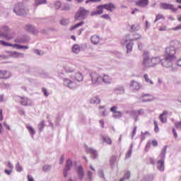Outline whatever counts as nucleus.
Returning a JSON list of instances; mask_svg holds the SVG:
<instances>
[{
	"label": "nucleus",
	"mask_w": 181,
	"mask_h": 181,
	"mask_svg": "<svg viewBox=\"0 0 181 181\" xmlns=\"http://www.w3.org/2000/svg\"><path fill=\"white\" fill-rule=\"evenodd\" d=\"M129 87L132 91H139L142 88V84L138 81L132 80L130 81Z\"/></svg>",
	"instance_id": "obj_11"
},
{
	"label": "nucleus",
	"mask_w": 181,
	"mask_h": 181,
	"mask_svg": "<svg viewBox=\"0 0 181 181\" xmlns=\"http://www.w3.org/2000/svg\"><path fill=\"white\" fill-rule=\"evenodd\" d=\"M16 172H18L19 173H21V172H23V167H22V165H21V163H19V162H18L16 164Z\"/></svg>",
	"instance_id": "obj_40"
},
{
	"label": "nucleus",
	"mask_w": 181,
	"mask_h": 181,
	"mask_svg": "<svg viewBox=\"0 0 181 181\" xmlns=\"http://www.w3.org/2000/svg\"><path fill=\"white\" fill-rule=\"evenodd\" d=\"M34 53H35V54H38V56H43V52L39 49H34Z\"/></svg>",
	"instance_id": "obj_60"
},
{
	"label": "nucleus",
	"mask_w": 181,
	"mask_h": 181,
	"mask_svg": "<svg viewBox=\"0 0 181 181\" xmlns=\"http://www.w3.org/2000/svg\"><path fill=\"white\" fill-rule=\"evenodd\" d=\"M86 152L90 153L93 159H95L98 156L97 151L90 147L86 148Z\"/></svg>",
	"instance_id": "obj_19"
},
{
	"label": "nucleus",
	"mask_w": 181,
	"mask_h": 181,
	"mask_svg": "<svg viewBox=\"0 0 181 181\" xmlns=\"http://www.w3.org/2000/svg\"><path fill=\"white\" fill-rule=\"evenodd\" d=\"M168 146H165L161 153L158 156V161L157 162V169L160 170V172H163L165 170V159L166 158V150Z\"/></svg>",
	"instance_id": "obj_3"
},
{
	"label": "nucleus",
	"mask_w": 181,
	"mask_h": 181,
	"mask_svg": "<svg viewBox=\"0 0 181 181\" xmlns=\"http://www.w3.org/2000/svg\"><path fill=\"white\" fill-rule=\"evenodd\" d=\"M64 70L65 71V72L67 74H69L70 73H74V71H75L74 68H73V66H71L69 64L64 66Z\"/></svg>",
	"instance_id": "obj_29"
},
{
	"label": "nucleus",
	"mask_w": 181,
	"mask_h": 181,
	"mask_svg": "<svg viewBox=\"0 0 181 181\" xmlns=\"http://www.w3.org/2000/svg\"><path fill=\"white\" fill-rule=\"evenodd\" d=\"M102 81L106 84H111L112 83V78L108 75H103L102 77Z\"/></svg>",
	"instance_id": "obj_27"
},
{
	"label": "nucleus",
	"mask_w": 181,
	"mask_h": 181,
	"mask_svg": "<svg viewBox=\"0 0 181 181\" xmlns=\"http://www.w3.org/2000/svg\"><path fill=\"white\" fill-rule=\"evenodd\" d=\"M144 78L146 83H148L151 86H153V81L152 80H151V78H149V76H148V74H144Z\"/></svg>",
	"instance_id": "obj_37"
},
{
	"label": "nucleus",
	"mask_w": 181,
	"mask_h": 181,
	"mask_svg": "<svg viewBox=\"0 0 181 181\" xmlns=\"http://www.w3.org/2000/svg\"><path fill=\"white\" fill-rule=\"evenodd\" d=\"M54 6L56 9H60V8H62V2L57 1L54 4Z\"/></svg>",
	"instance_id": "obj_59"
},
{
	"label": "nucleus",
	"mask_w": 181,
	"mask_h": 181,
	"mask_svg": "<svg viewBox=\"0 0 181 181\" xmlns=\"http://www.w3.org/2000/svg\"><path fill=\"white\" fill-rule=\"evenodd\" d=\"M172 60L173 59L165 57L164 59L160 61L161 65L163 67L170 69V71H175L176 68L173 67V62H172Z\"/></svg>",
	"instance_id": "obj_6"
},
{
	"label": "nucleus",
	"mask_w": 181,
	"mask_h": 181,
	"mask_svg": "<svg viewBox=\"0 0 181 181\" xmlns=\"http://www.w3.org/2000/svg\"><path fill=\"white\" fill-rule=\"evenodd\" d=\"M13 12L18 16H23V15H26L29 12V8L23 3H17L14 6Z\"/></svg>",
	"instance_id": "obj_4"
},
{
	"label": "nucleus",
	"mask_w": 181,
	"mask_h": 181,
	"mask_svg": "<svg viewBox=\"0 0 181 181\" xmlns=\"http://www.w3.org/2000/svg\"><path fill=\"white\" fill-rule=\"evenodd\" d=\"M158 30L160 32H165V30H168V27L166 25H161L158 27ZM168 30H170L168 29Z\"/></svg>",
	"instance_id": "obj_53"
},
{
	"label": "nucleus",
	"mask_w": 181,
	"mask_h": 181,
	"mask_svg": "<svg viewBox=\"0 0 181 181\" xmlns=\"http://www.w3.org/2000/svg\"><path fill=\"white\" fill-rule=\"evenodd\" d=\"M148 4L149 1L148 0H137L136 1V6H139L140 8H146V6H148Z\"/></svg>",
	"instance_id": "obj_21"
},
{
	"label": "nucleus",
	"mask_w": 181,
	"mask_h": 181,
	"mask_svg": "<svg viewBox=\"0 0 181 181\" xmlns=\"http://www.w3.org/2000/svg\"><path fill=\"white\" fill-rule=\"evenodd\" d=\"M25 128H26V129H28V131L30 133V134L31 135L32 138H33V136L35 135V134H36V130H35V128H33V127H32L29 124H26Z\"/></svg>",
	"instance_id": "obj_28"
},
{
	"label": "nucleus",
	"mask_w": 181,
	"mask_h": 181,
	"mask_svg": "<svg viewBox=\"0 0 181 181\" xmlns=\"http://www.w3.org/2000/svg\"><path fill=\"white\" fill-rule=\"evenodd\" d=\"M50 169H52V166L49 165H45L42 167V170H44V172H49Z\"/></svg>",
	"instance_id": "obj_54"
},
{
	"label": "nucleus",
	"mask_w": 181,
	"mask_h": 181,
	"mask_svg": "<svg viewBox=\"0 0 181 181\" xmlns=\"http://www.w3.org/2000/svg\"><path fill=\"white\" fill-rule=\"evenodd\" d=\"M70 23V21L67 18H64L60 21L61 25H62V26H67V25H69V23Z\"/></svg>",
	"instance_id": "obj_46"
},
{
	"label": "nucleus",
	"mask_w": 181,
	"mask_h": 181,
	"mask_svg": "<svg viewBox=\"0 0 181 181\" xmlns=\"http://www.w3.org/2000/svg\"><path fill=\"white\" fill-rule=\"evenodd\" d=\"M101 139L103 141V142L107 144V145H112V140L108 136H102Z\"/></svg>",
	"instance_id": "obj_33"
},
{
	"label": "nucleus",
	"mask_w": 181,
	"mask_h": 181,
	"mask_svg": "<svg viewBox=\"0 0 181 181\" xmlns=\"http://www.w3.org/2000/svg\"><path fill=\"white\" fill-rule=\"evenodd\" d=\"M132 41H128L127 42H125L124 45L127 47V52L129 53L130 52H132V46L134 45V43L132 42Z\"/></svg>",
	"instance_id": "obj_34"
},
{
	"label": "nucleus",
	"mask_w": 181,
	"mask_h": 181,
	"mask_svg": "<svg viewBox=\"0 0 181 181\" xmlns=\"http://www.w3.org/2000/svg\"><path fill=\"white\" fill-rule=\"evenodd\" d=\"M139 29H141V25H139V24H134L131 27L132 32H137Z\"/></svg>",
	"instance_id": "obj_42"
},
{
	"label": "nucleus",
	"mask_w": 181,
	"mask_h": 181,
	"mask_svg": "<svg viewBox=\"0 0 181 181\" xmlns=\"http://www.w3.org/2000/svg\"><path fill=\"white\" fill-rule=\"evenodd\" d=\"M77 173L78 175L79 180H83L84 178V169H83V166L79 165L76 168Z\"/></svg>",
	"instance_id": "obj_22"
},
{
	"label": "nucleus",
	"mask_w": 181,
	"mask_h": 181,
	"mask_svg": "<svg viewBox=\"0 0 181 181\" xmlns=\"http://www.w3.org/2000/svg\"><path fill=\"white\" fill-rule=\"evenodd\" d=\"M153 124L155 125V128H154L155 132H159V127L158 126V122L156 120H153Z\"/></svg>",
	"instance_id": "obj_57"
},
{
	"label": "nucleus",
	"mask_w": 181,
	"mask_h": 181,
	"mask_svg": "<svg viewBox=\"0 0 181 181\" xmlns=\"http://www.w3.org/2000/svg\"><path fill=\"white\" fill-rule=\"evenodd\" d=\"M115 94L117 95H122V94H125V87L124 86H119L114 88Z\"/></svg>",
	"instance_id": "obj_18"
},
{
	"label": "nucleus",
	"mask_w": 181,
	"mask_h": 181,
	"mask_svg": "<svg viewBox=\"0 0 181 181\" xmlns=\"http://www.w3.org/2000/svg\"><path fill=\"white\" fill-rule=\"evenodd\" d=\"M72 165H73V161H71V160H70V159H68L66 161V165L65 169H67V170H70Z\"/></svg>",
	"instance_id": "obj_44"
},
{
	"label": "nucleus",
	"mask_w": 181,
	"mask_h": 181,
	"mask_svg": "<svg viewBox=\"0 0 181 181\" xmlns=\"http://www.w3.org/2000/svg\"><path fill=\"white\" fill-rule=\"evenodd\" d=\"M90 15V11L86 9L84 7H79L76 13H75V21H84L87 19Z\"/></svg>",
	"instance_id": "obj_5"
},
{
	"label": "nucleus",
	"mask_w": 181,
	"mask_h": 181,
	"mask_svg": "<svg viewBox=\"0 0 181 181\" xmlns=\"http://www.w3.org/2000/svg\"><path fill=\"white\" fill-rule=\"evenodd\" d=\"M45 128V120H42L39 124H38V129L40 130V132H42L43 131V129Z\"/></svg>",
	"instance_id": "obj_48"
},
{
	"label": "nucleus",
	"mask_w": 181,
	"mask_h": 181,
	"mask_svg": "<svg viewBox=\"0 0 181 181\" xmlns=\"http://www.w3.org/2000/svg\"><path fill=\"white\" fill-rule=\"evenodd\" d=\"M100 18H102V19H106L107 21H111V17L108 14H103Z\"/></svg>",
	"instance_id": "obj_56"
},
{
	"label": "nucleus",
	"mask_w": 181,
	"mask_h": 181,
	"mask_svg": "<svg viewBox=\"0 0 181 181\" xmlns=\"http://www.w3.org/2000/svg\"><path fill=\"white\" fill-rule=\"evenodd\" d=\"M103 9H104V5L98 6L96 10L97 13L98 15H101V13L104 12Z\"/></svg>",
	"instance_id": "obj_45"
},
{
	"label": "nucleus",
	"mask_w": 181,
	"mask_h": 181,
	"mask_svg": "<svg viewBox=\"0 0 181 181\" xmlns=\"http://www.w3.org/2000/svg\"><path fill=\"white\" fill-rule=\"evenodd\" d=\"M11 47H15L17 50H26L29 49V46L21 45L18 44H11Z\"/></svg>",
	"instance_id": "obj_24"
},
{
	"label": "nucleus",
	"mask_w": 181,
	"mask_h": 181,
	"mask_svg": "<svg viewBox=\"0 0 181 181\" xmlns=\"http://www.w3.org/2000/svg\"><path fill=\"white\" fill-rule=\"evenodd\" d=\"M6 168H8V170H13V164H12L11 161H8L7 163H6Z\"/></svg>",
	"instance_id": "obj_51"
},
{
	"label": "nucleus",
	"mask_w": 181,
	"mask_h": 181,
	"mask_svg": "<svg viewBox=\"0 0 181 181\" xmlns=\"http://www.w3.org/2000/svg\"><path fill=\"white\" fill-rule=\"evenodd\" d=\"M161 59L159 57H151V63L153 64V67H155V66H158L159 63H160Z\"/></svg>",
	"instance_id": "obj_25"
},
{
	"label": "nucleus",
	"mask_w": 181,
	"mask_h": 181,
	"mask_svg": "<svg viewBox=\"0 0 181 181\" xmlns=\"http://www.w3.org/2000/svg\"><path fill=\"white\" fill-rule=\"evenodd\" d=\"M141 66H143L144 69H151V67H153L152 64L151 57L148 55L144 57L141 62Z\"/></svg>",
	"instance_id": "obj_10"
},
{
	"label": "nucleus",
	"mask_w": 181,
	"mask_h": 181,
	"mask_svg": "<svg viewBox=\"0 0 181 181\" xmlns=\"http://www.w3.org/2000/svg\"><path fill=\"white\" fill-rule=\"evenodd\" d=\"M101 99L98 96H94L90 99V104H100Z\"/></svg>",
	"instance_id": "obj_35"
},
{
	"label": "nucleus",
	"mask_w": 181,
	"mask_h": 181,
	"mask_svg": "<svg viewBox=\"0 0 181 181\" xmlns=\"http://www.w3.org/2000/svg\"><path fill=\"white\" fill-rule=\"evenodd\" d=\"M74 79L76 81L80 83V81H83V80H84V76H83V74H81V72H76L74 75Z\"/></svg>",
	"instance_id": "obj_26"
},
{
	"label": "nucleus",
	"mask_w": 181,
	"mask_h": 181,
	"mask_svg": "<svg viewBox=\"0 0 181 181\" xmlns=\"http://www.w3.org/2000/svg\"><path fill=\"white\" fill-rule=\"evenodd\" d=\"M42 91L45 97H49L50 95V93H49L47 89H46L45 88H43L42 89Z\"/></svg>",
	"instance_id": "obj_58"
},
{
	"label": "nucleus",
	"mask_w": 181,
	"mask_h": 181,
	"mask_svg": "<svg viewBox=\"0 0 181 181\" xmlns=\"http://www.w3.org/2000/svg\"><path fill=\"white\" fill-rule=\"evenodd\" d=\"M25 30H27V32H30V33H33V35H37V33H39V30H36V27L32 24L25 25Z\"/></svg>",
	"instance_id": "obj_15"
},
{
	"label": "nucleus",
	"mask_w": 181,
	"mask_h": 181,
	"mask_svg": "<svg viewBox=\"0 0 181 181\" xmlns=\"http://www.w3.org/2000/svg\"><path fill=\"white\" fill-rule=\"evenodd\" d=\"M169 114V112L166 110H164L161 115L159 116L160 121L162 124H166L168 122V119L166 116Z\"/></svg>",
	"instance_id": "obj_23"
},
{
	"label": "nucleus",
	"mask_w": 181,
	"mask_h": 181,
	"mask_svg": "<svg viewBox=\"0 0 181 181\" xmlns=\"http://www.w3.org/2000/svg\"><path fill=\"white\" fill-rule=\"evenodd\" d=\"M12 77V74L9 71L0 70V79L1 80H8Z\"/></svg>",
	"instance_id": "obj_13"
},
{
	"label": "nucleus",
	"mask_w": 181,
	"mask_h": 181,
	"mask_svg": "<svg viewBox=\"0 0 181 181\" xmlns=\"http://www.w3.org/2000/svg\"><path fill=\"white\" fill-rule=\"evenodd\" d=\"M99 111L100 114H102L103 117L107 116V113H106L107 110L105 109V106H99Z\"/></svg>",
	"instance_id": "obj_38"
},
{
	"label": "nucleus",
	"mask_w": 181,
	"mask_h": 181,
	"mask_svg": "<svg viewBox=\"0 0 181 181\" xmlns=\"http://www.w3.org/2000/svg\"><path fill=\"white\" fill-rule=\"evenodd\" d=\"M98 175L100 177H104V171L103 170H99Z\"/></svg>",
	"instance_id": "obj_64"
},
{
	"label": "nucleus",
	"mask_w": 181,
	"mask_h": 181,
	"mask_svg": "<svg viewBox=\"0 0 181 181\" xmlns=\"http://www.w3.org/2000/svg\"><path fill=\"white\" fill-rule=\"evenodd\" d=\"M84 21H81L78 23L76 24L75 25H73L70 28V30H74V29H78V28L83 26L84 25Z\"/></svg>",
	"instance_id": "obj_36"
},
{
	"label": "nucleus",
	"mask_w": 181,
	"mask_h": 181,
	"mask_svg": "<svg viewBox=\"0 0 181 181\" xmlns=\"http://www.w3.org/2000/svg\"><path fill=\"white\" fill-rule=\"evenodd\" d=\"M8 56L13 59H23L25 57V54L16 51H11L8 53Z\"/></svg>",
	"instance_id": "obj_14"
},
{
	"label": "nucleus",
	"mask_w": 181,
	"mask_h": 181,
	"mask_svg": "<svg viewBox=\"0 0 181 181\" xmlns=\"http://www.w3.org/2000/svg\"><path fill=\"white\" fill-rule=\"evenodd\" d=\"M145 112V110H144V109H140L139 110H134L132 112V114H134V115H144Z\"/></svg>",
	"instance_id": "obj_41"
},
{
	"label": "nucleus",
	"mask_w": 181,
	"mask_h": 181,
	"mask_svg": "<svg viewBox=\"0 0 181 181\" xmlns=\"http://www.w3.org/2000/svg\"><path fill=\"white\" fill-rule=\"evenodd\" d=\"M72 52L73 53H80V46H78V45H74L72 47Z\"/></svg>",
	"instance_id": "obj_43"
},
{
	"label": "nucleus",
	"mask_w": 181,
	"mask_h": 181,
	"mask_svg": "<svg viewBox=\"0 0 181 181\" xmlns=\"http://www.w3.org/2000/svg\"><path fill=\"white\" fill-rule=\"evenodd\" d=\"M117 160V157L112 156L110 158V165L111 166H114L115 165V162Z\"/></svg>",
	"instance_id": "obj_55"
},
{
	"label": "nucleus",
	"mask_w": 181,
	"mask_h": 181,
	"mask_svg": "<svg viewBox=\"0 0 181 181\" xmlns=\"http://www.w3.org/2000/svg\"><path fill=\"white\" fill-rule=\"evenodd\" d=\"M16 33L12 28L7 25H3L0 28V37L6 39V40H12L16 36Z\"/></svg>",
	"instance_id": "obj_2"
},
{
	"label": "nucleus",
	"mask_w": 181,
	"mask_h": 181,
	"mask_svg": "<svg viewBox=\"0 0 181 181\" xmlns=\"http://www.w3.org/2000/svg\"><path fill=\"white\" fill-rule=\"evenodd\" d=\"M90 76L93 84H100V83L103 81V76L99 75V74L97 72H92Z\"/></svg>",
	"instance_id": "obj_12"
},
{
	"label": "nucleus",
	"mask_w": 181,
	"mask_h": 181,
	"mask_svg": "<svg viewBox=\"0 0 181 181\" xmlns=\"http://www.w3.org/2000/svg\"><path fill=\"white\" fill-rule=\"evenodd\" d=\"M47 0H35V6H39V5H45L47 4Z\"/></svg>",
	"instance_id": "obj_39"
},
{
	"label": "nucleus",
	"mask_w": 181,
	"mask_h": 181,
	"mask_svg": "<svg viewBox=\"0 0 181 181\" xmlns=\"http://www.w3.org/2000/svg\"><path fill=\"white\" fill-rule=\"evenodd\" d=\"M6 101V99H5V95H0V103H5Z\"/></svg>",
	"instance_id": "obj_62"
},
{
	"label": "nucleus",
	"mask_w": 181,
	"mask_h": 181,
	"mask_svg": "<svg viewBox=\"0 0 181 181\" xmlns=\"http://www.w3.org/2000/svg\"><path fill=\"white\" fill-rule=\"evenodd\" d=\"M104 9H107V11H109V12H112L114 9L115 8V6H114V4L110 3L109 4H104L103 5Z\"/></svg>",
	"instance_id": "obj_31"
},
{
	"label": "nucleus",
	"mask_w": 181,
	"mask_h": 181,
	"mask_svg": "<svg viewBox=\"0 0 181 181\" xmlns=\"http://www.w3.org/2000/svg\"><path fill=\"white\" fill-rule=\"evenodd\" d=\"M132 148H133V145L131 144L130 149L126 153V158H131V155H132Z\"/></svg>",
	"instance_id": "obj_49"
},
{
	"label": "nucleus",
	"mask_w": 181,
	"mask_h": 181,
	"mask_svg": "<svg viewBox=\"0 0 181 181\" xmlns=\"http://www.w3.org/2000/svg\"><path fill=\"white\" fill-rule=\"evenodd\" d=\"M141 37H142V36L138 33L127 35L122 40V45H125V43H128V42H134V40H138V39H141Z\"/></svg>",
	"instance_id": "obj_8"
},
{
	"label": "nucleus",
	"mask_w": 181,
	"mask_h": 181,
	"mask_svg": "<svg viewBox=\"0 0 181 181\" xmlns=\"http://www.w3.org/2000/svg\"><path fill=\"white\" fill-rule=\"evenodd\" d=\"M12 170H13L6 169L4 173L6 175H8V176H10V175H12Z\"/></svg>",
	"instance_id": "obj_61"
},
{
	"label": "nucleus",
	"mask_w": 181,
	"mask_h": 181,
	"mask_svg": "<svg viewBox=\"0 0 181 181\" xmlns=\"http://www.w3.org/2000/svg\"><path fill=\"white\" fill-rule=\"evenodd\" d=\"M180 42L177 40L172 41L170 47L165 48V57L175 60V59H176V50H177V49H180Z\"/></svg>",
	"instance_id": "obj_1"
},
{
	"label": "nucleus",
	"mask_w": 181,
	"mask_h": 181,
	"mask_svg": "<svg viewBox=\"0 0 181 181\" xmlns=\"http://www.w3.org/2000/svg\"><path fill=\"white\" fill-rule=\"evenodd\" d=\"M168 30H174L175 32H177L178 30H181V24H179L175 28H169Z\"/></svg>",
	"instance_id": "obj_52"
},
{
	"label": "nucleus",
	"mask_w": 181,
	"mask_h": 181,
	"mask_svg": "<svg viewBox=\"0 0 181 181\" xmlns=\"http://www.w3.org/2000/svg\"><path fill=\"white\" fill-rule=\"evenodd\" d=\"M146 135H149V132H146L145 133L141 132V139L142 140L145 139Z\"/></svg>",
	"instance_id": "obj_63"
},
{
	"label": "nucleus",
	"mask_w": 181,
	"mask_h": 181,
	"mask_svg": "<svg viewBox=\"0 0 181 181\" xmlns=\"http://www.w3.org/2000/svg\"><path fill=\"white\" fill-rule=\"evenodd\" d=\"M16 101H18V103H20V104H21V105H25V107H29L33 104L32 100L25 96H16Z\"/></svg>",
	"instance_id": "obj_9"
},
{
	"label": "nucleus",
	"mask_w": 181,
	"mask_h": 181,
	"mask_svg": "<svg viewBox=\"0 0 181 181\" xmlns=\"http://www.w3.org/2000/svg\"><path fill=\"white\" fill-rule=\"evenodd\" d=\"M160 9H170L173 12H177V8H174L173 4H169L166 3H161L160 5Z\"/></svg>",
	"instance_id": "obj_16"
},
{
	"label": "nucleus",
	"mask_w": 181,
	"mask_h": 181,
	"mask_svg": "<svg viewBox=\"0 0 181 181\" xmlns=\"http://www.w3.org/2000/svg\"><path fill=\"white\" fill-rule=\"evenodd\" d=\"M118 107L117 106H113L110 108L111 112H113V117L115 118H121L122 117V112H119L117 110Z\"/></svg>",
	"instance_id": "obj_17"
},
{
	"label": "nucleus",
	"mask_w": 181,
	"mask_h": 181,
	"mask_svg": "<svg viewBox=\"0 0 181 181\" xmlns=\"http://www.w3.org/2000/svg\"><path fill=\"white\" fill-rule=\"evenodd\" d=\"M160 19H165V16L163 14L158 13L157 14L154 22L156 23L158 21H160Z\"/></svg>",
	"instance_id": "obj_47"
},
{
	"label": "nucleus",
	"mask_w": 181,
	"mask_h": 181,
	"mask_svg": "<svg viewBox=\"0 0 181 181\" xmlns=\"http://www.w3.org/2000/svg\"><path fill=\"white\" fill-rule=\"evenodd\" d=\"M143 103H150L151 101H153V98L151 96V95H144L142 96Z\"/></svg>",
	"instance_id": "obj_30"
},
{
	"label": "nucleus",
	"mask_w": 181,
	"mask_h": 181,
	"mask_svg": "<svg viewBox=\"0 0 181 181\" xmlns=\"http://www.w3.org/2000/svg\"><path fill=\"white\" fill-rule=\"evenodd\" d=\"M28 40H29V37H28V35H21L18 37L15 40V42L16 43H26V42H28Z\"/></svg>",
	"instance_id": "obj_20"
},
{
	"label": "nucleus",
	"mask_w": 181,
	"mask_h": 181,
	"mask_svg": "<svg viewBox=\"0 0 181 181\" xmlns=\"http://www.w3.org/2000/svg\"><path fill=\"white\" fill-rule=\"evenodd\" d=\"M100 40H101V39H100V37H98V35H93L90 37V42L91 43H93V45H98L100 43Z\"/></svg>",
	"instance_id": "obj_32"
},
{
	"label": "nucleus",
	"mask_w": 181,
	"mask_h": 181,
	"mask_svg": "<svg viewBox=\"0 0 181 181\" xmlns=\"http://www.w3.org/2000/svg\"><path fill=\"white\" fill-rule=\"evenodd\" d=\"M0 45H2V46L8 47H11V46H12V44L1 40H0Z\"/></svg>",
	"instance_id": "obj_50"
},
{
	"label": "nucleus",
	"mask_w": 181,
	"mask_h": 181,
	"mask_svg": "<svg viewBox=\"0 0 181 181\" xmlns=\"http://www.w3.org/2000/svg\"><path fill=\"white\" fill-rule=\"evenodd\" d=\"M63 84L64 86H65V87H67L71 90H76V88L78 87V84H77L76 81L68 78H65L63 79Z\"/></svg>",
	"instance_id": "obj_7"
}]
</instances>
